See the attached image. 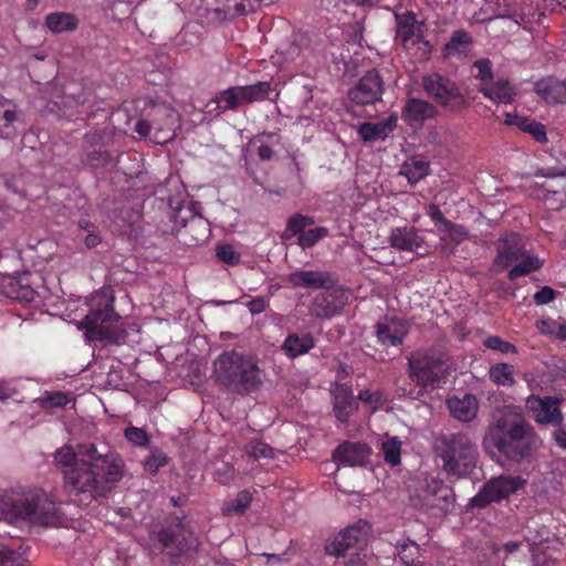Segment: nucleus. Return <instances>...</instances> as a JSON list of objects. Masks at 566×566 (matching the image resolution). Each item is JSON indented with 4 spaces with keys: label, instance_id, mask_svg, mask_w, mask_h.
I'll return each mask as SVG.
<instances>
[{
    "label": "nucleus",
    "instance_id": "1",
    "mask_svg": "<svg viewBox=\"0 0 566 566\" xmlns=\"http://www.w3.org/2000/svg\"><path fill=\"white\" fill-rule=\"evenodd\" d=\"M54 462L62 471L64 491L72 502L87 506L106 496L111 484L123 478V463L113 453H101L93 443L65 446L54 453Z\"/></svg>",
    "mask_w": 566,
    "mask_h": 566
},
{
    "label": "nucleus",
    "instance_id": "2",
    "mask_svg": "<svg viewBox=\"0 0 566 566\" xmlns=\"http://www.w3.org/2000/svg\"><path fill=\"white\" fill-rule=\"evenodd\" d=\"M538 436L522 412L505 409L488 426L483 448L492 459L502 458L516 463L528 458L537 448Z\"/></svg>",
    "mask_w": 566,
    "mask_h": 566
},
{
    "label": "nucleus",
    "instance_id": "3",
    "mask_svg": "<svg viewBox=\"0 0 566 566\" xmlns=\"http://www.w3.org/2000/svg\"><path fill=\"white\" fill-rule=\"evenodd\" d=\"M214 381L238 395H249L262 384V370L255 356L237 349L224 350L212 364Z\"/></svg>",
    "mask_w": 566,
    "mask_h": 566
},
{
    "label": "nucleus",
    "instance_id": "4",
    "mask_svg": "<svg viewBox=\"0 0 566 566\" xmlns=\"http://www.w3.org/2000/svg\"><path fill=\"white\" fill-rule=\"evenodd\" d=\"M113 296L106 291L96 292L90 300L88 313L78 325L81 331H85L87 342H99L104 347L126 343L127 332L123 324H117L119 316L113 308Z\"/></svg>",
    "mask_w": 566,
    "mask_h": 566
},
{
    "label": "nucleus",
    "instance_id": "5",
    "mask_svg": "<svg viewBox=\"0 0 566 566\" xmlns=\"http://www.w3.org/2000/svg\"><path fill=\"white\" fill-rule=\"evenodd\" d=\"M440 469L449 481L469 478L476 469L479 452L475 442L463 432L441 434L437 447Z\"/></svg>",
    "mask_w": 566,
    "mask_h": 566
},
{
    "label": "nucleus",
    "instance_id": "6",
    "mask_svg": "<svg viewBox=\"0 0 566 566\" xmlns=\"http://www.w3.org/2000/svg\"><path fill=\"white\" fill-rule=\"evenodd\" d=\"M1 518L9 523L27 521L42 526H56L60 522L59 505L40 490L23 493L0 503Z\"/></svg>",
    "mask_w": 566,
    "mask_h": 566
},
{
    "label": "nucleus",
    "instance_id": "7",
    "mask_svg": "<svg viewBox=\"0 0 566 566\" xmlns=\"http://www.w3.org/2000/svg\"><path fill=\"white\" fill-rule=\"evenodd\" d=\"M408 376L418 387L433 388L448 375V355L436 348H420L408 357Z\"/></svg>",
    "mask_w": 566,
    "mask_h": 566
},
{
    "label": "nucleus",
    "instance_id": "8",
    "mask_svg": "<svg viewBox=\"0 0 566 566\" xmlns=\"http://www.w3.org/2000/svg\"><path fill=\"white\" fill-rule=\"evenodd\" d=\"M181 230V234L191 237L188 244H200L210 232L208 220L196 213L191 203L179 205L176 210L166 213L157 224V232L163 237L177 235Z\"/></svg>",
    "mask_w": 566,
    "mask_h": 566
},
{
    "label": "nucleus",
    "instance_id": "9",
    "mask_svg": "<svg viewBox=\"0 0 566 566\" xmlns=\"http://www.w3.org/2000/svg\"><path fill=\"white\" fill-rule=\"evenodd\" d=\"M454 501L453 488L439 479L419 482L415 492L410 494V505L432 517H442L451 513Z\"/></svg>",
    "mask_w": 566,
    "mask_h": 566
},
{
    "label": "nucleus",
    "instance_id": "10",
    "mask_svg": "<svg viewBox=\"0 0 566 566\" xmlns=\"http://www.w3.org/2000/svg\"><path fill=\"white\" fill-rule=\"evenodd\" d=\"M422 87L431 101L448 112H461L468 106V101L461 92V87L444 74L429 73L423 75Z\"/></svg>",
    "mask_w": 566,
    "mask_h": 566
},
{
    "label": "nucleus",
    "instance_id": "11",
    "mask_svg": "<svg viewBox=\"0 0 566 566\" xmlns=\"http://www.w3.org/2000/svg\"><path fill=\"white\" fill-rule=\"evenodd\" d=\"M396 21V41L400 42L406 50L416 48V57L418 61H427L431 56L432 45L424 39L423 22L416 19V14L408 11L402 14H395Z\"/></svg>",
    "mask_w": 566,
    "mask_h": 566
},
{
    "label": "nucleus",
    "instance_id": "12",
    "mask_svg": "<svg viewBox=\"0 0 566 566\" xmlns=\"http://www.w3.org/2000/svg\"><path fill=\"white\" fill-rule=\"evenodd\" d=\"M185 520V515L172 516L171 523L165 525L156 534L163 551L171 558H179L197 549V539L192 532L186 528Z\"/></svg>",
    "mask_w": 566,
    "mask_h": 566
},
{
    "label": "nucleus",
    "instance_id": "13",
    "mask_svg": "<svg viewBox=\"0 0 566 566\" xmlns=\"http://www.w3.org/2000/svg\"><path fill=\"white\" fill-rule=\"evenodd\" d=\"M526 481L520 475L500 474L486 480L478 494L469 502L471 509H485L493 503L507 500L523 489Z\"/></svg>",
    "mask_w": 566,
    "mask_h": 566
},
{
    "label": "nucleus",
    "instance_id": "14",
    "mask_svg": "<svg viewBox=\"0 0 566 566\" xmlns=\"http://www.w3.org/2000/svg\"><path fill=\"white\" fill-rule=\"evenodd\" d=\"M352 295L353 293L350 290L342 285L333 290H326L317 293L310 303V315L318 319H331L332 317H337L349 303V297Z\"/></svg>",
    "mask_w": 566,
    "mask_h": 566
},
{
    "label": "nucleus",
    "instance_id": "15",
    "mask_svg": "<svg viewBox=\"0 0 566 566\" xmlns=\"http://www.w3.org/2000/svg\"><path fill=\"white\" fill-rule=\"evenodd\" d=\"M562 400L554 396L531 395L526 398L525 407L532 419L539 426H558L564 417L560 409Z\"/></svg>",
    "mask_w": 566,
    "mask_h": 566
},
{
    "label": "nucleus",
    "instance_id": "16",
    "mask_svg": "<svg viewBox=\"0 0 566 566\" xmlns=\"http://www.w3.org/2000/svg\"><path fill=\"white\" fill-rule=\"evenodd\" d=\"M385 92L384 80L379 72L373 69L363 75L348 91V98L357 106L374 105L381 101Z\"/></svg>",
    "mask_w": 566,
    "mask_h": 566
},
{
    "label": "nucleus",
    "instance_id": "17",
    "mask_svg": "<svg viewBox=\"0 0 566 566\" xmlns=\"http://www.w3.org/2000/svg\"><path fill=\"white\" fill-rule=\"evenodd\" d=\"M290 285L298 289L329 291L340 286L336 273L325 270H298L289 274Z\"/></svg>",
    "mask_w": 566,
    "mask_h": 566
},
{
    "label": "nucleus",
    "instance_id": "18",
    "mask_svg": "<svg viewBox=\"0 0 566 566\" xmlns=\"http://www.w3.org/2000/svg\"><path fill=\"white\" fill-rule=\"evenodd\" d=\"M526 253L523 237L515 232L505 233L499 240L497 254L492 263L494 272H502Z\"/></svg>",
    "mask_w": 566,
    "mask_h": 566
},
{
    "label": "nucleus",
    "instance_id": "19",
    "mask_svg": "<svg viewBox=\"0 0 566 566\" xmlns=\"http://www.w3.org/2000/svg\"><path fill=\"white\" fill-rule=\"evenodd\" d=\"M371 448L364 442L343 441L333 451V461L343 467H367Z\"/></svg>",
    "mask_w": 566,
    "mask_h": 566
},
{
    "label": "nucleus",
    "instance_id": "20",
    "mask_svg": "<svg viewBox=\"0 0 566 566\" xmlns=\"http://www.w3.org/2000/svg\"><path fill=\"white\" fill-rule=\"evenodd\" d=\"M408 324L396 316H386L376 325L377 342L385 347L400 346L408 336Z\"/></svg>",
    "mask_w": 566,
    "mask_h": 566
},
{
    "label": "nucleus",
    "instance_id": "21",
    "mask_svg": "<svg viewBox=\"0 0 566 566\" xmlns=\"http://www.w3.org/2000/svg\"><path fill=\"white\" fill-rule=\"evenodd\" d=\"M23 125V117L18 111L17 103L0 94V138L4 140L15 139Z\"/></svg>",
    "mask_w": 566,
    "mask_h": 566
},
{
    "label": "nucleus",
    "instance_id": "22",
    "mask_svg": "<svg viewBox=\"0 0 566 566\" xmlns=\"http://www.w3.org/2000/svg\"><path fill=\"white\" fill-rule=\"evenodd\" d=\"M438 108L431 102L410 97L401 109V119L410 126L422 125L423 122L436 118Z\"/></svg>",
    "mask_w": 566,
    "mask_h": 566
},
{
    "label": "nucleus",
    "instance_id": "23",
    "mask_svg": "<svg viewBox=\"0 0 566 566\" xmlns=\"http://www.w3.org/2000/svg\"><path fill=\"white\" fill-rule=\"evenodd\" d=\"M480 94L497 104H511L515 101L517 88L509 78H499L480 84Z\"/></svg>",
    "mask_w": 566,
    "mask_h": 566
},
{
    "label": "nucleus",
    "instance_id": "24",
    "mask_svg": "<svg viewBox=\"0 0 566 566\" xmlns=\"http://www.w3.org/2000/svg\"><path fill=\"white\" fill-rule=\"evenodd\" d=\"M388 242L395 250L413 252L424 244V238L419 235L415 227H396L391 230Z\"/></svg>",
    "mask_w": 566,
    "mask_h": 566
},
{
    "label": "nucleus",
    "instance_id": "25",
    "mask_svg": "<svg viewBox=\"0 0 566 566\" xmlns=\"http://www.w3.org/2000/svg\"><path fill=\"white\" fill-rule=\"evenodd\" d=\"M241 94L237 86H231L222 92H219L216 97L209 99L207 103L208 114L218 116L228 111H238L241 104H243Z\"/></svg>",
    "mask_w": 566,
    "mask_h": 566
},
{
    "label": "nucleus",
    "instance_id": "26",
    "mask_svg": "<svg viewBox=\"0 0 566 566\" xmlns=\"http://www.w3.org/2000/svg\"><path fill=\"white\" fill-rule=\"evenodd\" d=\"M86 144L93 146V149L86 150L82 163L92 168H111L114 167V159L112 154L104 148V146H97V142L101 140V136L97 134H87L85 136Z\"/></svg>",
    "mask_w": 566,
    "mask_h": 566
},
{
    "label": "nucleus",
    "instance_id": "27",
    "mask_svg": "<svg viewBox=\"0 0 566 566\" xmlns=\"http://www.w3.org/2000/svg\"><path fill=\"white\" fill-rule=\"evenodd\" d=\"M29 273L21 276H9L3 284V293L6 296L24 302L33 301L35 291L29 283Z\"/></svg>",
    "mask_w": 566,
    "mask_h": 566
},
{
    "label": "nucleus",
    "instance_id": "28",
    "mask_svg": "<svg viewBox=\"0 0 566 566\" xmlns=\"http://www.w3.org/2000/svg\"><path fill=\"white\" fill-rule=\"evenodd\" d=\"M536 93L547 103H566V78L538 80L535 85Z\"/></svg>",
    "mask_w": 566,
    "mask_h": 566
},
{
    "label": "nucleus",
    "instance_id": "29",
    "mask_svg": "<svg viewBox=\"0 0 566 566\" xmlns=\"http://www.w3.org/2000/svg\"><path fill=\"white\" fill-rule=\"evenodd\" d=\"M448 408L458 421L468 422L476 417L478 400L474 395L464 394L463 398L448 400Z\"/></svg>",
    "mask_w": 566,
    "mask_h": 566
},
{
    "label": "nucleus",
    "instance_id": "30",
    "mask_svg": "<svg viewBox=\"0 0 566 566\" xmlns=\"http://www.w3.org/2000/svg\"><path fill=\"white\" fill-rule=\"evenodd\" d=\"M30 546L23 542L0 544V566H27Z\"/></svg>",
    "mask_w": 566,
    "mask_h": 566
},
{
    "label": "nucleus",
    "instance_id": "31",
    "mask_svg": "<svg viewBox=\"0 0 566 566\" xmlns=\"http://www.w3.org/2000/svg\"><path fill=\"white\" fill-rule=\"evenodd\" d=\"M315 347V338L310 334H291L287 335L281 349L284 350L289 358H295L306 355L312 348Z\"/></svg>",
    "mask_w": 566,
    "mask_h": 566
},
{
    "label": "nucleus",
    "instance_id": "32",
    "mask_svg": "<svg viewBox=\"0 0 566 566\" xmlns=\"http://www.w3.org/2000/svg\"><path fill=\"white\" fill-rule=\"evenodd\" d=\"M78 18L69 12H53L44 18V27L54 34L72 32L78 28Z\"/></svg>",
    "mask_w": 566,
    "mask_h": 566
},
{
    "label": "nucleus",
    "instance_id": "33",
    "mask_svg": "<svg viewBox=\"0 0 566 566\" xmlns=\"http://www.w3.org/2000/svg\"><path fill=\"white\" fill-rule=\"evenodd\" d=\"M237 87L241 94V98L247 104L270 99V94L273 91L269 81H261L253 85Z\"/></svg>",
    "mask_w": 566,
    "mask_h": 566
},
{
    "label": "nucleus",
    "instance_id": "34",
    "mask_svg": "<svg viewBox=\"0 0 566 566\" xmlns=\"http://www.w3.org/2000/svg\"><path fill=\"white\" fill-rule=\"evenodd\" d=\"M400 174L406 176L410 185H416L430 174V166L420 158H410L401 166Z\"/></svg>",
    "mask_w": 566,
    "mask_h": 566
},
{
    "label": "nucleus",
    "instance_id": "35",
    "mask_svg": "<svg viewBox=\"0 0 566 566\" xmlns=\"http://www.w3.org/2000/svg\"><path fill=\"white\" fill-rule=\"evenodd\" d=\"M356 409L354 396L348 390H340L334 397L333 411L340 422H347Z\"/></svg>",
    "mask_w": 566,
    "mask_h": 566
},
{
    "label": "nucleus",
    "instance_id": "36",
    "mask_svg": "<svg viewBox=\"0 0 566 566\" xmlns=\"http://www.w3.org/2000/svg\"><path fill=\"white\" fill-rule=\"evenodd\" d=\"M370 531L371 526L367 521L358 520L354 525H348L339 533L345 536L346 539L353 542L354 546L359 547L360 545H365Z\"/></svg>",
    "mask_w": 566,
    "mask_h": 566
},
{
    "label": "nucleus",
    "instance_id": "37",
    "mask_svg": "<svg viewBox=\"0 0 566 566\" xmlns=\"http://www.w3.org/2000/svg\"><path fill=\"white\" fill-rule=\"evenodd\" d=\"M515 367L507 363H497L490 367V379L497 386L512 387L515 385Z\"/></svg>",
    "mask_w": 566,
    "mask_h": 566
},
{
    "label": "nucleus",
    "instance_id": "38",
    "mask_svg": "<svg viewBox=\"0 0 566 566\" xmlns=\"http://www.w3.org/2000/svg\"><path fill=\"white\" fill-rule=\"evenodd\" d=\"M472 43L471 34L463 30H455L451 39L444 45V52L447 55H462L465 53V49Z\"/></svg>",
    "mask_w": 566,
    "mask_h": 566
},
{
    "label": "nucleus",
    "instance_id": "39",
    "mask_svg": "<svg viewBox=\"0 0 566 566\" xmlns=\"http://www.w3.org/2000/svg\"><path fill=\"white\" fill-rule=\"evenodd\" d=\"M517 261H520V263L512 266L509 271L507 277L510 281H515L517 277L530 275L532 272L538 271L542 266V261L532 255L525 254Z\"/></svg>",
    "mask_w": 566,
    "mask_h": 566
},
{
    "label": "nucleus",
    "instance_id": "40",
    "mask_svg": "<svg viewBox=\"0 0 566 566\" xmlns=\"http://www.w3.org/2000/svg\"><path fill=\"white\" fill-rule=\"evenodd\" d=\"M251 501H253L251 493L248 490H242L234 500L228 501L223 505L222 512L226 516H240L247 512Z\"/></svg>",
    "mask_w": 566,
    "mask_h": 566
},
{
    "label": "nucleus",
    "instance_id": "41",
    "mask_svg": "<svg viewBox=\"0 0 566 566\" xmlns=\"http://www.w3.org/2000/svg\"><path fill=\"white\" fill-rule=\"evenodd\" d=\"M315 224V219L301 213H295L289 217L286 228L284 230V238H293L306 231V228Z\"/></svg>",
    "mask_w": 566,
    "mask_h": 566
},
{
    "label": "nucleus",
    "instance_id": "42",
    "mask_svg": "<svg viewBox=\"0 0 566 566\" xmlns=\"http://www.w3.org/2000/svg\"><path fill=\"white\" fill-rule=\"evenodd\" d=\"M380 451L384 453L385 462L388 465L396 467L401 461V441L398 437H391L384 440L380 446Z\"/></svg>",
    "mask_w": 566,
    "mask_h": 566
},
{
    "label": "nucleus",
    "instance_id": "43",
    "mask_svg": "<svg viewBox=\"0 0 566 566\" xmlns=\"http://www.w3.org/2000/svg\"><path fill=\"white\" fill-rule=\"evenodd\" d=\"M357 134L360 135L361 140L365 143L373 140H386L387 133L385 126H378L375 123L365 122L357 128Z\"/></svg>",
    "mask_w": 566,
    "mask_h": 566
},
{
    "label": "nucleus",
    "instance_id": "44",
    "mask_svg": "<svg viewBox=\"0 0 566 566\" xmlns=\"http://www.w3.org/2000/svg\"><path fill=\"white\" fill-rule=\"evenodd\" d=\"M355 547L356 546L353 545V542H349L348 539H346V537L338 533L337 535L334 536L333 539L327 541V543L325 544V553L327 555L340 557L343 555H346L347 551Z\"/></svg>",
    "mask_w": 566,
    "mask_h": 566
},
{
    "label": "nucleus",
    "instance_id": "45",
    "mask_svg": "<svg viewBox=\"0 0 566 566\" xmlns=\"http://www.w3.org/2000/svg\"><path fill=\"white\" fill-rule=\"evenodd\" d=\"M328 235V230L325 227L312 228L298 235V244L303 250L310 249L317 244L318 241Z\"/></svg>",
    "mask_w": 566,
    "mask_h": 566
},
{
    "label": "nucleus",
    "instance_id": "46",
    "mask_svg": "<svg viewBox=\"0 0 566 566\" xmlns=\"http://www.w3.org/2000/svg\"><path fill=\"white\" fill-rule=\"evenodd\" d=\"M166 464L167 455L158 448L150 449L148 457L143 462L144 470L150 474L157 473Z\"/></svg>",
    "mask_w": 566,
    "mask_h": 566
},
{
    "label": "nucleus",
    "instance_id": "47",
    "mask_svg": "<svg viewBox=\"0 0 566 566\" xmlns=\"http://www.w3.org/2000/svg\"><path fill=\"white\" fill-rule=\"evenodd\" d=\"M396 551H398V557L405 566H413L416 559L419 557V546L411 541L396 546Z\"/></svg>",
    "mask_w": 566,
    "mask_h": 566
},
{
    "label": "nucleus",
    "instance_id": "48",
    "mask_svg": "<svg viewBox=\"0 0 566 566\" xmlns=\"http://www.w3.org/2000/svg\"><path fill=\"white\" fill-rule=\"evenodd\" d=\"M245 450L254 461L273 458V449L262 440H250Z\"/></svg>",
    "mask_w": 566,
    "mask_h": 566
},
{
    "label": "nucleus",
    "instance_id": "49",
    "mask_svg": "<svg viewBox=\"0 0 566 566\" xmlns=\"http://www.w3.org/2000/svg\"><path fill=\"white\" fill-rule=\"evenodd\" d=\"M254 9V0H223L222 8L219 11L224 13H233L237 15H244Z\"/></svg>",
    "mask_w": 566,
    "mask_h": 566
},
{
    "label": "nucleus",
    "instance_id": "50",
    "mask_svg": "<svg viewBox=\"0 0 566 566\" xmlns=\"http://www.w3.org/2000/svg\"><path fill=\"white\" fill-rule=\"evenodd\" d=\"M78 103L86 107V113L90 117H95L98 113H104L105 117L111 114L112 106L106 99H95L87 96Z\"/></svg>",
    "mask_w": 566,
    "mask_h": 566
},
{
    "label": "nucleus",
    "instance_id": "51",
    "mask_svg": "<svg viewBox=\"0 0 566 566\" xmlns=\"http://www.w3.org/2000/svg\"><path fill=\"white\" fill-rule=\"evenodd\" d=\"M517 128L525 134H531L533 139L538 143H546L547 140L545 126L535 119L528 118L522 122V125Z\"/></svg>",
    "mask_w": 566,
    "mask_h": 566
},
{
    "label": "nucleus",
    "instance_id": "52",
    "mask_svg": "<svg viewBox=\"0 0 566 566\" xmlns=\"http://www.w3.org/2000/svg\"><path fill=\"white\" fill-rule=\"evenodd\" d=\"M216 255L219 261L231 266L239 264L241 260V254L228 243L218 244L216 248Z\"/></svg>",
    "mask_w": 566,
    "mask_h": 566
},
{
    "label": "nucleus",
    "instance_id": "53",
    "mask_svg": "<svg viewBox=\"0 0 566 566\" xmlns=\"http://www.w3.org/2000/svg\"><path fill=\"white\" fill-rule=\"evenodd\" d=\"M484 346L486 349H493L505 355H515L517 353V348L514 344L505 342L499 336H488L484 340Z\"/></svg>",
    "mask_w": 566,
    "mask_h": 566
},
{
    "label": "nucleus",
    "instance_id": "54",
    "mask_svg": "<svg viewBox=\"0 0 566 566\" xmlns=\"http://www.w3.org/2000/svg\"><path fill=\"white\" fill-rule=\"evenodd\" d=\"M476 70L475 78L482 82V84L490 83L493 80L492 61L489 59H482L474 62L472 65Z\"/></svg>",
    "mask_w": 566,
    "mask_h": 566
},
{
    "label": "nucleus",
    "instance_id": "55",
    "mask_svg": "<svg viewBox=\"0 0 566 566\" xmlns=\"http://www.w3.org/2000/svg\"><path fill=\"white\" fill-rule=\"evenodd\" d=\"M441 231L448 234L454 244H459L469 238V231L461 223L447 222Z\"/></svg>",
    "mask_w": 566,
    "mask_h": 566
},
{
    "label": "nucleus",
    "instance_id": "56",
    "mask_svg": "<svg viewBox=\"0 0 566 566\" xmlns=\"http://www.w3.org/2000/svg\"><path fill=\"white\" fill-rule=\"evenodd\" d=\"M125 437L127 441L133 442L135 446L145 447L149 443L148 434L139 427H128L125 429Z\"/></svg>",
    "mask_w": 566,
    "mask_h": 566
},
{
    "label": "nucleus",
    "instance_id": "57",
    "mask_svg": "<svg viewBox=\"0 0 566 566\" xmlns=\"http://www.w3.org/2000/svg\"><path fill=\"white\" fill-rule=\"evenodd\" d=\"M562 323L553 318L541 319L536 323V328L542 335L557 337Z\"/></svg>",
    "mask_w": 566,
    "mask_h": 566
},
{
    "label": "nucleus",
    "instance_id": "58",
    "mask_svg": "<svg viewBox=\"0 0 566 566\" xmlns=\"http://www.w3.org/2000/svg\"><path fill=\"white\" fill-rule=\"evenodd\" d=\"M70 402L66 394L53 392L44 396L42 405L44 408H64Z\"/></svg>",
    "mask_w": 566,
    "mask_h": 566
},
{
    "label": "nucleus",
    "instance_id": "59",
    "mask_svg": "<svg viewBox=\"0 0 566 566\" xmlns=\"http://www.w3.org/2000/svg\"><path fill=\"white\" fill-rule=\"evenodd\" d=\"M426 213L428 217L431 218L432 222L441 224V228L446 227L447 222H452L442 214L437 203H429V206H427Z\"/></svg>",
    "mask_w": 566,
    "mask_h": 566
},
{
    "label": "nucleus",
    "instance_id": "60",
    "mask_svg": "<svg viewBox=\"0 0 566 566\" xmlns=\"http://www.w3.org/2000/svg\"><path fill=\"white\" fill-rule=\"evenodd\" d=\"M555 300V290L549 286H544L533 295V301L537 305L549 304Z\"/></svg>",
    "mask_w": 566,
    "mask_h": 566
},
{
    "label": "nucleus",
    "instance_id": "61",
    "mask_svg": "<svg viewBox=\"0 0 566 566\" xmlns=\"http://www.w3.org/2000/svg\"><path fill=\"white\" fill-rule=\"evenodd\" d=\"M552 439L555 446L562 450H566V423L562 422L558 426H553Z\"/></svg>",
    "mask_w": 566,
    "mask_h": 566
},
{
    "label": "nucleus",
    "instance_id": "62",
    "mask_svg": "<svg viewBox=\"0 0 566 566\" xmlns=\"http://www.w3.org/2000/svg\"><path fill=\"white\" fill-rule=\"evenodd\" d=\"M153 129L154 124L148 119H138L134 126V132L139 134L140 137H147Z\"/></svg>",
    "mask_w": 566,
    "mask_h": 566
},
{
    "label": "nucleus",
    "instance_id": "63",
    "mask_svg": "<svg viewBox=\"0 0 566 566\" xmlns=\"http://www.w3.org/2000/svg\"><path fill=\"white\" fill-rule=\"evenodd\" d=\"M358 400L367 402L369 405H378L380 401V394L379 392H371L368 389H363L360 392H358Z\"/></svg>",
    "mask_w": 566,
    "mask_h": 566
},
{
    "label": "nucleus",
    "instance_id": "64",
    "mask_svg": "<svg viewBox=\"0 0 566 566\" xmlns=\"http://www.w3.org/2000/svg\"><path fill=\"white\" fill-rule=\"evenodd\" d=\"M247 305L252 314H259L265 311L266 303L262 296H258L250 301Z\"/></svg>",
    "mask_w": 566,
    "mask_h": 566
}]
</instances>
